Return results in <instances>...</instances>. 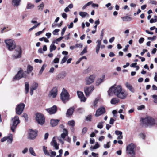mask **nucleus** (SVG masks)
I'll return each instance as SVG.
<instances>
[{
	"label": "nucleus",
	"mask_w": 157,
	"mask_h": 157,
	"mask_svg": "<svg viewBox=\"0 0 157 157\" xmlns=\"http://www.w3.org/2000/svg\"><path fill=\"white\" fill-rule=\"evenodd\" d=\"M40 23H38L37 24H36L35 25L33 26L32 27L29 29V32L31 31L32 30H33L35 28L37 27L39 25H40Z\"/></svg>",
	"instance_id": "nucleus-44"
},
{
	"label": "nucleus",
	"mask_w": 157,
	"mask_h": 157,
	"mask_svg": "<svg viewBox=\"0 0 157 157\" xmlns=\"http://www.w3.org/2000/svg\"><path fill=\"white\" fill-rule=\"evenodd\" d=\"M82 46L83 45L81 44H77L75 45V47L77 48H82Z\"/></svg>",
	"instance_id": "nucleus-61"
},
{
	"label": "nucleus",
	"mask_w": 157,
	"mask_h": 157,
	"mask_svg": "<svg viewBox=\"0 0 157 157\" xmlns=\"http://www.w3.org/2000/svg\"><path fill=\"white\" fill-rule=\"evenodd\" d=\"M135 147V145L133 143H131L128 145L126 148L127 153L130 155H134L135 152L134 149Z\"/></svg>",
	"instance_id": "nucleus-8"
},
{
	"label": "nucleus",
	"mask_w": 157,
	"mask_h": 157,
	"mask_svg": "<svg viewBox=\"0 0 157 157\" xmlns=\"http://www.w3.org/2000/svg\"><path fill=\"white\" fill-rule=\"evenodd\" d=\"M58 92V88L56 87H54L49 91L48 96L50 98H54L56 97Z\"/></svg>",
	"instance_id": "nucleus-11"
},
{
	"label": "nucleus",
	"mask_w": 157,
	"mask_h": 157,
	"mask_svg": "<svg viewBox=\"0 0 157 157\" xmlns=\"http://www.w3.org/2000/svg\"><path fill=\"white\" fill-rule=\"evenodd\" d=\"M95 76L93 75H90L89 77H87L85 79L86 84L90 85L94 81Z\"/></svg>",
	"instance_id": "nucleus-14"
},
{
	"label": "nucleus",
	"mask_w": 157,
	"mask_h": 157,
	"mask_svg": "<svg viewBox=\"0 0 157 157\" xmlns=\"http://www.w3.org/2000/svg\"><path fill=\"white\" fill-rule=\"evenodd\" d=\"M33 69V67L30 65H28L27 68V73L29 74L30 73Z\"/></svg>",
	"instance_id": "nucleus-32"
},
{
	"label": "nucleus",
	"mask_w": 157,
	"mask_h": 157,
	"mask_svg": "<svg viewBox=\"0 0 157 157\" xmlns=\"http://www.w3.org/2000/svg\"><path fill=\"white\" fill-rule=\"evenodd\" d=\"M92 117L91 115H90L86 117V120L87 121H91Z\"/></svg>",
	"instance_id": "nucleus-55"
},
{
	"label": "nucleus",
	"mask_w": 157,
	"mask_h": 157,
	"mask_svg": "<svg viewBox=\"0 0 157 157\" xmlns=\"http://www.w3.org/2000/svg\"><path fill=\"white\" fill-rule=\"evenodd\" d=\"M110 141L108 142L106 144H104L103 147L105 148H109L110 147Z\"/></svg>",
	"instance_id": "nucleus-39"
},
{
	"label": "nucleus",
	"mask_w": 157,
	"mask_h": 157,
	"mask_svg": "<svg viewBox=\"0 0 157 157\" xmlns=\"http://www.w3.org/2000/svg\"><path fill=\"white\" fill-rule=\"evenodd\" d=\"M50 144L51 146H53L56 150H58L59 149V144H57L55 140V137H53L50 143Z\"/></svg>",
	"instance_id": "nucleus-18"
},
{
	"label": "nucleus",
	"mask_w": 157,
	"mask_h": 157,
	"mask_svg": "<svg viewBox=\"0 0 157 157\" xmlns=\"http://www.w3.org/2000/svg\"><path fill=\"white\" fill-rule=\"evenodd\" d=\"M39 40L41 41L44 40L45 42L48 43L49 42V40L45 37H42L39 39Z\"/></svg>",
	"instance_id": "nucleus-47"
},
{
	"label": "nucleus",
	"mask_w": 157,
	"mask_h": 157,
	"mask_svg": "<svg viewBox=\"0 0 157 157\" xmlns=\"http://www.w3.org/2000/svg\"><path fill=\"white\" fill-rule=\"evenodd\" d=\"M91 154L93 157H98V153H96L93 152Z\"/></svg>",
	"instance_id": "nucleus-63"
},
{
	"label": "nucleus",
	"mask_w": 157,
	"mask_h": 157,
	"mask_svg": "<svg viewBox=\"0 0 157 157\" xmlns=\"http://www.w3.org/2000/svg\"><path fill=\"white\" fill-rule=\"evenodd\" d=\"M26 75H24L23 71L21 69L18 71L16 75L14 77L13 80H18L22 77L26 78Z\"/></svg>",
	"instance_id": "nucleus-12"
},
{
	"label": "nucleus",
	"mask_w": 157,
	"mask_h": 157,
	"mask_svg": "<svg viewBox=\"0 0 157 157\" xmlns=\"http://www.w3.org/2000/svg\"><path fill=\"white\" fill-rule=\"evenodd\" d=\"M60 31L59 29H57L54 30L52 32V33L54 35H57V33L59 32Z\"/></svg>",
	"instance_id": "nucleus-52"
},
{
	"label": "nucleus",
	"mask_w": 157,
	"mask_h": 157,
	"mask_svg": "<svg viewBox=\"0 0 157 157\" xmlns=\"http://www.w3.org/2000/svg\"><path fill=\"white\" fill-rule=\"evenodd\" d=\"M148 39L149 40H151V41H154L156 39V36H154L152 37H148Z\"/></svg>",
	"instance_id": "nucleus-57"
},
{
	"label": "nucleus",
	"mask_w": 157,
	"mask_h": 157,
	"mask_svg": "<svg viewBox=\"0 0 157 157\" xmlns=\"http://www.w3.org/2000/svg\"><path fill=\"white\" fill-rule=\"evenodd\" d=\"M126 87L131 92L134 93V89L132 87L131 85L128 82H126L125 83Z\"/></svg>",
	"instance_id": "nucleus-23"
},
{
	"label": "nucleus",
	"mask_w": 157,
	"mask_h": 157,
	"mask_svg": "<svg viewBox=\"0 0 157 157\" xmlns=\"http://www.w3.org/2000/svg\"><path fill=\"white\" fill-rule=\"evenodd\" d=\"M5 42L10 51H12L16 47L15 42L12 39H8L5 40Z\"/></svg>",
	"instance_id": "nucleus-4"
},
{
	"label": "nucleus",
	"mask_w": 157,
	"mask_h": 157,
	"mask_svg": "<svg viewBox=\"0 0 157 157\" xmlns=\"http://www.w3.org/2000/svg\"><path fill=\"white\" fill-rule=\"evenodd\" d=\"M46 110L50 114H54L56 112L57 107L56 106L54 105L52 107L46 109Z\"/></svg>",
	"instance_id": "nucleus-17"
},
{
	"label": "nucleus",
	"mask_w": 157,
	"mask_h": 157,
	"mask_svg": "<svg viewBox=\"0 0 157 157\" xmlns=\"http://www.w3.org/2000/svg\"><path fill=\"white\" fill-rule=\"evenodd\" d=\"M50 151L51 152V155L50 154L49 156L50 157H55L54 156L56 155V153L55 151H53L51 150H50Z\"/></svg>",
	"instance_id": "nucleus-46"
},
{
	"label": "nucleus",
	"mask_w": 157,
	"mask_h": 157,
	"mask_svg": "<svg viewBox=\"0 0 157 157\" xmlns=\"http://www.w3.org/2000/svg\"><path fill=\"white\" fill-rule=\"evenodd\" d=\"M74 108L73 107H71L68 109L66 113V115L67 117H69L74 112Z\"/></svg>",
	"instance_id": "nucleus-22"
},
{
	"label": "nucleus",
	"mask_w": 157,
	"mask_h": 157,
	"mask_svg": "<svg viewBox=\"0 0 157 157\" xmlns=\"http://www.w3.org/2000/svg\"><path fill=\"white\" fill-rule=\"evenodd\" d=\"M104 123V122H99L97 126L98 128L100 129L102 128L103 127L102 124Z\"/></svg>",
	"instance_id": "nucleus-43"
},
{
	"label": "nucleus",
	"mask_w": 157,
	"mask_h": 157,
	"mask_svg": "<svg viewBox=\"0 0 157 157\" xmlns=\"http://www.w3.org/2000/svg\"><path fill=\"white\" fill-rule=\"evenodd\" d=\"M98 99L97 98H95V100L94 101V103H93V104H94L92 106V108H95L97 106L96 105L98 102Z\"/></svg>",
	"instance_id": "nucleus-42"
},
{
	"label": "nucleus",
	"mask_w": 157,
	"mask_h": 157,
	"mask_svg": "<svg viewBox=\"0 0 157 157\" xmlns=\"http://www.w3.org/2000/svg\"><path fill=\"white\" fill-rule=\"evenodd\" d=\"M87 46H85L83 50L81 52L80 55L81 56L84 55V53H85L87 52Z\"/></svg>",
	"instance_id": "nucleus-41"
},
{
	"label": "nucleus",
	"mask_w": 157,
	"mask_h": 157,
	"mask_svg": "<svg viewBox=\"0 0 157 157\" xmlns=\"http://www.w3.org/2000/svg\"><path fill=\"white\" fill-rule=\"evenodd\" d=\"M68 57V56H65L61 61V64H62L64 63L66 61Z\"/></svg>",
	"instance_id": "nucleus-37"
},
{
	"label": "nucleus",
	"mask_w": 157,
	"mask_h": 157,
	"mask_svg": "<svg viewBox=\"0 0 157 157\" xmlns=\"http://www.w3.org/2000/svg\"><path fill=\"white\" fill-rule=\"evenodd\" d=\"M105 112V108L103 107H101L97 110L95 114V116L96 117L99 116L104 114Z\"/></svg>",
	"instance_id": "nucleus-15"
},
{
	"label": "nucleus",
	"mask_w": 157,
	"mask_h": 157,
	"mask_svg": "<svg viewBox=\"0 0 157 157\" xmlns=\"http://www.w3.org/2000/svg\"><path fill=\"white\" fill-rule=\"evenodd\" d=\"M12 121L11 129L13 132H14L17 126L20 122L19 117L17 116H15L14 118L12 119Z\"/></svg>",
	"instance_id": "nucleus-6"
},
{
	"label": "nucleus",
	"mask_w": 157,
	"mask_h": 157,
	"mask_svg": "<svg viewBox=\"0 0 157 157\" xmlns=\"http://www.w3.org/2000/svg\"><path fill=\"white\" fill-rule=\"evenodd\" d=\"M28 151V149L27 148H25L22 151V153L23 154H25Z\"/></svg>",
	"instance_id": "nucleus-64"
},
{
	"label": "nucleus",
	"mask_w": 157,
	"mask_h": 157,
	"mask_svg": "<svg viewBox=\"0 0 157 157\" xmlns=\"http://www.w3.org/2000/svg\"><path fill=\"white\" fill-rule=\"evenodd\" d=\"M29 151L30 153L33 155L35 156H36V154L35 152L34 151L33 149V148L32 147H30L29 149Z\"/></svg>",
	"instance_id": "nucleus-38"
},
{
	"label": "nucleus",
	"mask_w": 157,
	"mask_h": 157,
	"mask_svg": "<svg viewBox=\"0 0 157 157\" xmlns=\"http://www.w3.org/2000/svg\"><path fill=\"white\" fill-rule=\"evenodd\" d=\"M21 0H13L12 4L15 6H18L20 4Z\"/></svg>",
	"instance_id": "nucleus-30"
},
{
	"label": "nucleus",
	"mask_w": 157,
	"mask_h": 157,
	"mask_svg": "<svg viewBox=\"0 0 157 157\" xmlns=\"http://www.w3.org/2000/svg\"><path fill=\"white\" fill-rule=\"evenodd\" d=\"M55 42L53 41L50 46V52H52L53 51L56 49V47L55 45Z\"/></svg>",
	"instance_id": "nucleus-28"
},
{
	"label": "nucleus",
	"mask_w": 157,
	"mask_h": 157,
	"mask_svg": "<svg viewBox=\"0 0 157 157\" xmlns=\"http://www.w3.org/2000/svg\"><path fill=\"white\" fill-rule=\"evenodd\" d=\"M156 20L155 18H152L150 20V22L151 23H153L156 22Z\"/></svg>",
	"instance_id": "nucleus-59"
},
{
	"label": "nucleus",
	"mask_w": 157,
	"mask_h": 157,
	"mask_svg": "<svg viewBox=\"0 0 157 157\" xmlns=\"http://www.w3.org/2000/svg\"><path fill=\"white\" fill-rule=\"evenodd\" d=\"M100 147V145L98 144V142H96V144L94 146H91L90 147V149L92 151L93 150L96 149Z\"/></svg>",
	"instance_id": "nucleus-35"
},
{
	"label": "nucleus",
	"mask_w": 157,
	"mask_h": 157,
	"mask_svg": "<svg viewBox=\"0 0 157 157\" xmlns=\"http://www.w3.org/2000/svg\"><path fill=\"white\" fill-rule=\"evenodd\" d=\"M79 14L83 18L85 17L87 15H88L86 12H80L79 13Z\"/></svg>",
	"instance_id": "nucleus-36"
},
{
	"label": "nucleus",
	"mask_w": 157,
	"mask_h": 157,
	"mask_svg": "<svg viewBox=\"0 0 157 157\" xmlns=\"http://www.w3.org/2000/svg\"><path fill=\"white\" fill-rule=\"evenodd\" d=\"M152 97L154 99V102L155 103H157V95H152Z\"/></svg>",
	"instance_id": "nucleus-48"
},
{
	"label": "nucleus",
	"mask_w": 157,
	"mask_h": 157,
	"mask_svg": "<svg viewBox=\"0 0 157 157\" xmlns=\"http://www.w3.org/2000/svg\"><path fill=\"white\" fill-rule=\"evenodd\" d=\"M21 54L22 50L21 47L20 46H17L12 55L13 58L14 59L20 58L21 56Z\"/></svg>",
	"instance_id": "nucleus-3"
},
{
	"label": "nucleus",
	"mask_w": 157,
	"mask_h": 157,
	"mask_svg": "<svg viewBox=\"0 0 157 157\" xmlns=\"http://www.w3.org/2000/svg\"><path fill=\"white\" fill-rule=\"evenodd\" d=\"M144 105H141V106H139L138 107L137 109L138 110H141L143 109H144Z\"/></svg>",
	"instance_id": "nucleus-60"
},
{
	"label": "nucleus",
	"mask_w": 157,
	"mask_h": 157,
	"mask_svg": "<svg viewBox=\"0 0 157 157\" xmlns=\"http://www.w3.org/2000/svg\"><path fill=\"white\" fill-rule=\"evenodd\" d=\"M123 21L129 22L132 20V18L128 16H125L121 17Z\"/></svg>",
	"instance_id": "nucleus-24"
},
{
	"label": "nucleus",
	"mask_w": 157,
	"mask_h": 157,
	"mask_svg": "<svg viewBox=\"0 0 157 157\" xmlns=\"http://www.w3.org/2000/svg\"><path fill=\"white\" fill-rule=\"evenodd\" d=\"M115 133L117 135H120L122 134V132L118 131V130H116L115 131Z\"/></svg>",
	"instance_id": "nucleus-51"
},
{
	"label": "nucleus",
	"mask_w": 157,
	"mask_h": 157,
	"mask_svg": "<svg viewBox=\"0 0 157 157\" xmlns=\"http://www.w3.org/2000/svg\"><path fill=\"white\" fill-rule=\"evenodd\" d=\"M47 147H45V146H43V150L45 155L47 156H49L50 155V154L47 150Z\"/></svg>",
	"instance_id": "nucleus-34"
},
{
	"label": "nucleus",
	"mask_w": 157,
	"mask_h": 157,
	"mask_svg": "<svg viewBox=\"0 0 157 157\" xmlns=\"http://www.w3.org/2000/svg\"><path fill=\"white\" fill-rule=\"evenodd\" d=\"M68 135V132L67 130L64 129H63V133L61 134V137L63 138L64 139Z\"/></svg>",
	"instance_id": "nucleus-33"
},
{
	"label": "nucleus",
	"mask_w": 157,
	"mask_h": 157,
	"mask_svg": "<svg viewBox=\"0 0 157 157\" xmlns=\"http://www.w3.org/2000/svg\"><path fill=\"white\" fill-rule=\"evenodd\" d=\"M69 94L67 91L64 89H63L61 94V99L64 103L67 102L69 99Z\"/></svg>",
	"instance_id": "nucleus-5"
},
{
	"label": "nucleus",
	"mask_w": 157,
	"mask_h": 157,
	"mask_svg": "<svg viewBox=\"0 0 157 157\" xmlns=\"http://www.w3.org/2000/svg\"><path fill=\"white\" fill-rule=\"evenodd\" d=\"M115 121V120L114 119H113L112 118H111L109 121V124H113L114 123Z\"/></svg>",
	"instance_id": "nucleus-62"
},
{
	"label": "nucleus",
	"mask_w": 157,
	"mask_h": 157,
	"mask_svg": "<svg viewBox=\"0 0 157 157\" xmlns=\"http://www.w3.org/2000/svg\"><path fill=\"white\" fill-rule=\"evenodd\" d=\"M37 136V132L36 130L30 129L29 131L28 138L31 139H34Z\"/></svg>",
	"instance_id": "nucleus-13"
},
{
	"label": "nucleus",
	"mask_w": 157,
	"mask_h": 157,
	"mask_svg": "<svg viewBox=\"0 0 157 157\" xmlns=\"http://www.w3.org/2000/svg\"><path fill=\"white\" fill-rule=\"evenodd\" d=\"M59 121V120L58 119H51L50 122L51 125L52 127L55 126L58 124Z\"/></svg>",
	"instance_id": "nucleus-26"
},
{
	"label": "nucleus",
	"mask_w": 157,
	"mask_h": 157,
	"mask_svg": "<svg viewBox=\"0 0 157 157\" xmlns=\"http://www.w3.org/2000/svg\"><path fill=\"white\" fill-rule=\"evenodd\" d=\"M75 124V121L73 120H71L68 121V124L69 125L71 126H73Z\"/></svg>",
	"instance_id": "nucleus-45"
},
{
	"label": "nucleus",
	"mask_w": 157,
	"mask_h": 157,
	"mask_svg": "<svg viewBox=\"0 0 157 157\" xmlns=\"http://www.w3.org/2000/svg\"><path fill=\"white\" fill-rule=\"evenodd\" d=\"M142 123L143 125L147 126L155 125L157 127V121L150 117H148L142 119Z\"/></svg>",
	"instance_id": "nucleus-2"
},
{
	"label": "nucleus",
	"mask_w": 157,
	"mask_h": 157,
	"mask_svg": "<svg viewBox=\"0 0 157 157\" xmlns=\"http://www.w3.org/2000/svg\"><path fill=\"white\" fill-rule=\"evenodd\" d=\"M7 140L10 143H11L13 141V135L12 134L10 133L7 136Z\"/></svg>",
	"instance_id": "nucleus-31"
},
{
	"label": "nucleus",
	"mask_w": 157,
	"mask_h": 157,
	"mask_svg": "<svg viewBox=\"0 0 157 157\" xmlns=\"http://www.w3.org/2000/svg\"><path fill=\"white\" fill-rule=\"evenodd\" d=\"M46 65L45 64H44L41 67V69L40 70L39 73L40 74H41L43 72L44 68L46 67Z\"/></svg>",
	"instance_id": "nucleus-49"
},
{
	"label": "nucleus",
	"mask_w": 157,
	"mask_h": 157,
	"mask_svg": "<svg viewBox=\"0 0 157 157\" xmlns=\"http://www.w3.org/2000/svg\"><path fill=\"white\" fill-rule=\"evenodd\" d=\"M59 58H56L53 60V62L55 63H58L59 61Z\"/></svg>",
	"instance_id": "nucleus-58"
},
{
	"label": "nucleus",
	"mask_w": 157,
	"mask_h": 157,
	"mask_svg": "<svg viewBox=\"0 0 157 157\" xmlns=\"http://www.w3.org/2000/svg\"><path fill=\"white\" fill-rule=\"evenodd\" d=\"M77 93L78 97L80 99L81 101L84 102L86 101V98L85 97L82 92L78 91Z\"/></svg>",
	"instance_id": "nucleus-19"
},
{
	"label": "nucleus",
	"mask_w": 157,
	"mask_h": 157,
	"mask_svg": "<svg viewBox=\"0 0 157 157\" xmlns=\"http://www.w3.org/2000/svg\"><path fill=\"white\" fill-rule=\"evenodd\" d=\"M34 7L33 5L32 4L30 3H29L28 4L27 6V8L28 9H30L31 8H33Z\"/></svg>",
	"instance_id": "nucleus-56"
},
{
	"label": "nucleus",
	"mask_w": 157,
	"mask_h": 157,
	"mask_svg": "<svg viewBox=\"0 0 157 157\" xmlns=\"http://www.w3.org/2000/svg\"><path fill=\"white\" fill-rule=\"evenodd\" d=\"M87 128L86 127H84L83 128L82 131V134L83 135L85 134L87 132Z\"/></svg>",
	"instance_id": "nucleus-50"
},
{
	"label": "nucleus",
	"mask_w": 157,
	"mask_h": 157,
	"mask_svg": "<svg viewBox=\"0 0 157 157\" xmlns=\"http://www.w3.org/2000/svg\"><path fill=\"white\" fill-rule=\"evenodd\" d=\"M44 7V4L43 3H42L38 6V10L40 11H42L43 10Z\"/></svg>",
	"instance_id": "nucleus-40"
},
{
	"label": "nucleus",
	"mask_w": 157,
	"mask_h": 157,
	"mask_svg": "<svg viewBox=\"0 0 157 157\" xmlns=\"http://www.w3.org/2000/svg\"><path fill=\"white\" fill-rule=\"evenodd\" d=\"M119 100L117 98H113L111 100L110 103L111 104L115 105L119 102Z\"/></svg>",
	"instance_id": "nucleus-27"
},
{
	"label": "nucleus",
	"mask_w": 157,
	"mask_h": 157,
	"mask_svg": "<svg viewBox=\"0 0 157 157\" xmlns=\"http://www.w3.org/2000/svg\"><path fill=\"white\" fill-rule=\"evenodd\" d=\"M105 78V75H103L101 77L98 78L96 81V85L97 86H98L103 82Z\"/></svg>",
	"instance_id": "nucleus-21"
},
{
	"label": "nucleus",
	"mask_w": 157,
	"mask_h": 157,
	"mask_svg": "<svg viewBox=\"0 0 157 157\" xmlns=\"http://www.w3.org/2000/svg\"><path fill=\"white\" fill-rule=\"evenodd\" d=\"M36 119L38 124L43 125L45 122V118L41 114L38 113L36 114Z\"/></svg>",
	"instance_id": "nucleus-7"
},
{
	"label": "nucleus",
	"mask_w": 157,
	"mask_h": 157,
	"mask_svg": "<svg viewBox=\"0 0 157 157\" xmlns=\"http://www.w3.org/2000/svg\"><path fill=\"white\" fill-rule=\"evenodd\" d=\"M38 86V84L37 83L34 82L33 83L31 86L30 89V94L31 95H32L33 91L37 89Z\"/></svg>",
	"instance_id": "nucleus-16"
},
{
	"label": "nucleus",
	"mask_w": 157,
	"mask_h": 157,
	"mask_svg": "<svg viewBox=\"0 0 157 157\" xmlns=\"http://www.w3.org/2000/svg\"><path fill=\"white\" fill-rule=\"evenodd\" d=\"M108 94L112 96L115 95L121 99H125L127 96L128 94L126 91L122 89L121 85H114L110 87L108 91Z\"/></svg>",
	"instance_id": "nucleus-1"
},
{
	"label": "nucleus",
	"mask_w": 157,
	"mask_h": 157,
	"mask_svg": "<svg viewBox=\"0 0 157 157\" xmlns=\"http://www.w3.org/2000/svg\"><path fill=\"white\" fill-rule=\"evenodd\" d=\"M25 105L23 103H21L18 105L16 109V113L18 115H21L23 112Z\"/></svg>",
	"instance_id": "nucleus-9"
},
{
	"label": "nucleus",
	"mask_w": 157,
	"mask_h": 157,
	"mask_svg": "<svg viewBox=\"0 0 157 157\" xmlns=\"http://www.w3.org/2000/svg\"><path fill=\"white\" fill-rule=\"evenodd\" d=\"M66 29H67V27L66 26L64 27L62 29V31H61V35L62 36H63L64 33H65V31Z\"/></svg>",
	"instance_id": "nucleus-54"
},
{
	"label": "nucleus",
	"mask_w": 157,
	"mask_h": 157,
	"mask_svg": "<svg viewBox=\"0 0 157 157\" xmlns=\"http://www.w3.org/2000/svg\"><path fill=\"white\" fill-rule=\"evenodd\" d=\"M94 86H86L84 87V92L86 97L90 96L94 90Z\"/></svg>",
	"instance_id": "nucleus-10"
},
{
	"label": "nucleus",
	"mask_w": 157,
	"mask_h": 157,
	"mask_svg": "<svg viewBox=\"0 0 157 157\" xmlns=\"http://www.w3.org/2000/svg\"><path fill=\"white\" fill-rule=\"evenodd\" d=\"M29 83L28 82H26L25 83V92L27 94L29 91Z\"/></svg>",
	"instance_id": "nucleus-29"
},
{
	"label": "nucleus",
	"mask_w": 157,
	"mask_h": 157,
	"mask_svg": "<svg viewBox=\"0 0 157 157\" xmlns=\"http://www.w3.org/2000/svg\"><path fill=\"white\" fill-rule=\"evenodd\" d=\"M97 44L96 46V52L97 54L99 53V50L100 48V45L101 44V41L99 40H98L96 41Z\"/></svg>",
	"instance_id": "nucleus-25"
},
{
	"label": "nucleus",
	"mask_w": 157,
	"mask_h": 157,
	"mask_svg": "<svg viewBox=\"0 0 157 157\" xmlns=\"http://www.w3.org/2000/svg\"><path fill=\"white\" fill-rule=\"evenodd\" d=\"M149 2L150 3L152 4L156 5L157 3V2L154 0H150Z\"/></svg>",
	"instance_id": "nucleus-53"
},
{
	"label": "nucleus",
	"mask_w": 157,
	"mask_h": 157,
	"mask_svg": "<svg viewBox=\"0 0 157 157\" xmlns=\"http://www.w3.org/2000/svg\"><path fill=\"white\" fill-rule=\"evenodd\" d=\"M66 74L64 72H62L59 73L56 77L57 80H61L66 76Z\"/></svg>",
	"instance_id": "nucleus-20"
}]
</instances>
